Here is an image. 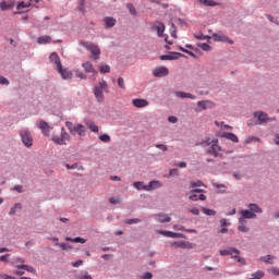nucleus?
I'll list each match as a JSON object with an SVG mask.
<instances>
[{
    "label": "nucleus",
    "instance_id": "4468645a",
    "mask_svg": "<svg viewBox=\"0 0 279 279\" xmlns=\"http://www.w3.org/2000/svg\"><path fill=\"white\" fill-rule=\"evenodd\" d=\"M215 104L210 100H201L197 102L198 112L214 108Z\"/></svg>",
    "mask_w": 279,
    "mask_h": 279
},
{
    "label": "nucleus",
    "instance_id": "423d86ee",
    "mask_svg": "<svg viewBox=\"0 0 279 279\" xmlns=\"http://www.w3.org/2000/svg\"><path fill=\"white\" fill-rule=\"evenodd\" d=\"M198 193H204V190L202 189H195V190H192L190 193H189V199H191L192 202H206V195L204 194H199Z\"/></svg>",
    "mask_w": 279,
    "mask_h": 279
},
{
    "label": "nucleus",
    "instance_id": "f8f14e48",
    "mask_svg": "<svg viewBox=\"0 0 279 279\" xmlns=\"http://www.w3.org/2000/svg\"><path fill=\"white\" fill-rule=\"evenodd\" d=\"M253 116L255 117V119L258 120V122L260 124L263 123H269V121H271V119H269V116H267V113L263 112V111H255L253 113Z\"/></svg>",
    "mask_w": 279,
    "mask_h": 279
},
{
    "label": "nucleus",
    "instance_id": "2f4dec72",
    "mask_svg": "<svg viewBox=\"0 0 279 279\" xmlns=\"http://www.w3.org/2000/svg\"><path fill=\"white\" fill-rule=\"evenodd\" d=\"M17 269H25V271H29L31 274H36V269L28 265H17Z\"/></svg>",
    "mask_w": 279,
    "mask_h": 279
},
{
    "label": "nucleus",
    "instance_id": "bb28decb",
    "mask_svg": "<svg viewBox=\"0 0 279 279\" xmlns=\"http://www.w3.org/2000/svg\"><path fill=\"white\" fill-rule=\"evenodd\" d=\"M198 3L207 8H215V5H218V3L213 0H198Z\"/></svg>",
    "mask_w": 279,
    "mask_h": 279
},
{
    "label": "nucleus",
    "instance_id": "9d476101",
    "mask_svg": "<svg viewBox=\"0 0 279 279\" xmlns=\"http://www.w3.org/2000/svg\"><path fill=\"white\" fill-rule=\"evenodd\" d=\"M242 218L239 219V223H245V219H256V214L251 209L241 210Z\"/></svg>",
    "mask_w": 279,
    "mask_h": 279
},
{
    "label": "nucleus",
    "instance_id": "6e6d98bb",
    "mask_svg": "<svg viewBox=\"0 0 279 279\" xmlns=\"http://www.w3.org/2000/svg\"><path fill=\"white\" fill-rule=\"evenodd\" d=\"M10 258V254H7V255H1L0 256V260L2 262V263H9V259Z\"/></svg>",
    "mask_w": 279,
    "mask_h": 279
},
{
    "label": "nucleus",
    "instance_id": "f03ea898",
    "mask_svg": "<svg viewBox=\"0 0 279 279\" xmlns=\"http://www.w3.org/2000/svg\"><path fill=\"white\" fill-rule=\"evenodd\" d=\"M204 147H207V154L215 156V158L223 156V149L219 146L218 142H204Z\"/></svg>",
    "mask_w": 279,
    "mask_h": 279
},
{
    "label": "nucleus",
    "instance_id": "6ab92c4d",
    "mask_svg": "<svg viewBox=\"0 0 279 279\" xmlns=\"http://www.w3.org/2000/svg\"><path fill=\"white\" fill-rule=\"evenodd\" d=\"M235 254H241V251L234 247H229L220 251V256H231L232 258V256H234Z\"/></svg>",
    "mask_w": 279,
    "mask_h": 279
},
{
    "label": "nucleus",
    "instance_id": "4be33fe9",
    "mask_svg": "<svg viewBox=\"0 0 279 279\" xmlns=\"http://www.w3.org/2000/svg\"><path fill=\"white\" fill-rule=\"evenodd\" d=\"M162 184L160 181H150L149 184L146 185L145 191H156V189H160Z\"/></svg>",
    "mask_w": 279,
    "mask_h": 279
},
{
    "label": "nucleus",
    "instance_id": "a18cd8bd",
    "mask_svg": "<svg viewBox=\"0 0 279 279\" xmlns=\"http://www.w3.org/2000/svg\"><path fill=\"white\" fill-rule=\"evenodd\" d=\"M118 86L125 90V80L123 77H118Z\"/></svg>",
    "mask_w": 279,
    "mask_h": 279
},
{
    "label": "nucleus",
    "instance_id": "2eb2a0df",
    "mask_svg": "<svg viewBox=\"0 0 279 279\" xmlns=\"http://www.w3.org/2000/svg\"><path fill=\"white\" fill-rule=\"evenodd\" d=\"M57 71L61 75L62 80H71L73 77V72L69 69H63L62 65L60 69H57Z\"/></svg>",
    "mask_w": 279,
    "mask_h": 279
},
{
    "label": "nucleus",
    "instance_id": "774afa93",
    "mask_svg": "<svg viewBox=\"0 0 279 279\" xmlns=\"http://www.w3.org/2000/svg\"><path fill=\"white\" fill-rule=\"evenodd\" d=\"M270 271H271V274H274V276H279V269L278 268H271Z\"/></svg>",
    "mask_w": 279,
    "mask_h": 279
},
{
    "label": "nucleus",
    "instance_id": "c03bdc74",
    "mask_svg": "<svg viewBox=\"0 0 279 279\" xmlns=\"http://www.w3.org/2000/svg\"><path fill=\"white\" fill-rule=\"evenodd\" d=\"M99 141H101L102 143H110V135L108 134L99 135Z\"/></svg>",
    "mask_w": 279,
    "mask_h": 279
},
{
    "label": "nucleus",
    "instance_id": "49530a36",
    "mask_svg": "<svg viewBox=\"0 0 279 279\" xmlns=\"http://www.w3.org/2000/svg\"><path fill=\"white\" fill-rule=\"evenodd\" d=\"M179 51H183V53H187L189 56H191V58H196L195 53L184 49V47L179 46Z\"/></svg>",
    "mask_w": 279,
    "mask_h": 279
},
{
    "label": "nucleus",
    "instance_id": "0eeeda50",
    "mask_svg": "<svg viewBox=\"0 0 279 279\" xmlns=\"http://www.w3.org/2000/svg\"><path fill=\"white\" fill-rule=\"evenodd\" d=\"M20 135L25 147H32L34 145V138H32V133H29V131L22 130Z\"/></svg>",
    "mask_w": 279,
    "mask_h": 279
},
{
    "label": "nucleus",
    "instance_id": "9b49d317",
    "mask_svg": "<svg viewBox=\"0 0 279 279\" xmlns=\"http://www.w3.org/2000/svg\"><path fill=\"white\" fill-rule=\"evenodd\" d=\"M154 77H167L169 75V69L167 66H158L153 70Z\"/></svg>",
    "mask_w": 279,
    "mask_h": 279
},
{
    "label": "nucleus",
    "instance_id": "7ed1b4c3",
    "mask_svg": "<svg viewBox=\"0 0 279 279\" xmlns=\"http://www.w3.org/2000/svg\"><path fill=\"white\" fill-rule=\"evenodd\" d=\"M65 128H68L70 134L75 136V134H78V136H85L86 135V126L84 124H73L71 121L65 122Z\"/></svg>",
    "mask_w": 279,
    "mask_h": 279
},
{
    "label": "nucleus",
    "instance_id": "4c0bfd02",
    "mask_svg": "<svg viewBox=\"0 0 279 279\" xmlns=\"http://www.w3.org/2000/svg\"><path fill=\"white\" fill-rule=\"evenodd\" d=\"M134 186L137 189V191H145V189H147V185H145V183L141 181L135 182Z\"/></svg>",
    "mask_w": 279,
    "mask_h": 279
},
{
    "label": "nucleus",
    "instance_id": "473e14b6",
    "mask_svg": "<svg viewBox=\"0 0 279 279\" xmlns=\"http://www.w3.org/2000/svg\"><path fill=\"white\" fill-rule=\"evenodd\" d=\"M39 45H47V43H51L50 36H43L37 39Z\"/></svg>",
    "mask_w": 279,
    "mask_h": 279
},
{
    "label": "nucleus",
    "instance_id": "1a4fd4ad",
    "mask_svg": "<svg viewBox=\"0 0 279 279\" xmlns=\"http://www.w3.org/2000/svg\"><path fill=\"white\" fill-rule=\"evenodd\" d=\"M37 128L41 131L44 136H51V130H53V128L49 125V123H47L45 120H39Z\"/></svg>",
    "mask_w": 279,
    "mask_h": 279
},
{
    "label": "nucleus",
    "instance_id": "338daca9",
    "mask_svg": "<svg viewBox=\"0 0 279 279\" xmlns=\"http://www.w3.org/2000/svg\"><path fill=\"white\" fill-rule=\"evenodd\" d=\"M80 279H93V277H90V275H88V272H85V275H81Z\"/></svg>",
    "mask_w": 279,
    "mask_h": 279
},
{
    "label": "nucleus",
    "instance_id": "39448f33",
    "mask_svg": "<svg viewBox=\"0 0 279 279\" xmlns=\"http://www.w3.org/2000/svg\"><path fill=\"white\" fill-rule=\"evenodd\" d=\"M51 141L56 143V145H66L71 141V135L68 134L64 128L61 129V135L52 136Z\"/></svg>",
    "mask_w": 279,
    "mask_h": 279
},
{
    "label": "nucleus",
    "instance_id": "f704fd0d",
    "mask_svg": "<svg viewBox=\"0 0 279 279\" xmlns=\"http://www.w3.org/2000/svg\"><path fill=\"white\" fill-rule=\"evenodd\" d=\"M202 213H204V215H207L208 217H214V215H217V211H215V209H208L206 207H202Z\"/></svg>",
    "mask_w": 279,
    "mask_h": 279
},
{
    "label": "nucleus",
    "instance_id": "5701e85b",
    "mask_svg": "<svg viewBox=\"0 0 279 279\" xmlns=\"http://www.w3.org/2000/svg\"><path fill=\"white\" fill-rule=\"evenodd\" d=\"M153 29H156L159 38H162V34H165V24L158 23L153 26Z\"/></svg>",
    "mask_w": 279,
    "mask_h": 279
},
{
    "label": "nucleus",
    "instance_id": "412c9836",
    "mask_svg": "<svg viewBox=\"0 0 279 279\" xmlns=\"http://www.w3.org/2000/svg\"><path fill=\"white\" fill-rule=\"evenodd\" d=\"M83 69H85L86 73H94V80L97 77V71L93 66V63H90L89 61L83 63Z\"/></svg>",
    "mask_w": 279,
    "mask_h": 279
},
{
    "label": "nucleus",
    "instance_id": "ddd939ff",
    "mask_svg": "<svg viewBox=\"0 0 279 279\" xmlns=\"http://www.w3.org/2000/svg\"><path fill=\"white\" fill-rule=\"evenodd\" d=\"M50 62L53 64L56 71L62 66V62L60 61V57L58 52H52L49 57Z\"/></svg>",
    "mask_w": 279,
    "mask_h": 279
},
{
    "label": "nucleus",
    "instance_id": "69168bd1",
    "mask_svg": "<svg viewBox=\"0 0 279 279\" xmlns=\"http://www.w3.org/2000/svg\"><path fill=\"white\" fill-rule=\"evenodd\" d=\"M190 213H192V215H199V210L197 209V207L191 208Z\"/></svg>",
    "mask_w": 279,
    "mask_h": 279
},
{
    "label": "nucleus",
    "instance_id": "79ce46f5",
    "mask_svg": "<svg viewBox=\"0 0 279 279\" xmlns=\"http://www.w3.org/2000/svg\"><path fill=\"white\" fill-rule=\"evenodd\" d=\"M232 258H234L239 265H245V258L239 256V254H235Z\"/></svg>",
    "mask_w": 279,
    "mask_h": 279
},
{
    "label": "nucleus",
    "instance_id": "aec40b11",
    "mask_svg": "<svg viewBox=\"0 0 279 279\" xmlns=\"http://www.w3.org/2000/svg\"><path fill=\"white\" fill-rule=\"evenodd\" d=\"M154 219L159 221V223H169V221H171V217H169L167 214H157L154 216Z\"/></svg>",
    "mask_w": 279,
    "mask_h": 279
},
{
    "label": "nucleus",
    "instance_id": "f3484780",
    "mask_svg": "<svg viewBox=\"0 0 279 279\" xmlns=\"http://www.w3.org/2000/svg\"><path fill=\"white\" fill-rule=\"evenodd\" d=\"M132 104L135 108H147L149 106V101L143 98H135L132 100Z\"/></svg>",
    "mask_w": 279,
    "mask_h": 279
},
{
    "label": "nucleus",
    "instance_id": "dca6fc26",
    "mask_svg": "<svg viewBox=\"0 0 279 279\" xmlns=\"http://www.w3.org/2000/svg\"><path fill=\"white\" fill-rule=\"evenodd\" d=\"M158 234H161L162 236H168L169 239H182V233H175L173 231H165V230H160L157 231Z\"/></svg>",
    "mask_w": 279,
    "mask_h": 279
},
{
    "label": "nucleus",
    "instance_id": "a19ab883",
    "mask_svg": "<svg viewBox=\"0 0 279 279\" xmlns=\"http://www.w3.org/2000/svg\"><path fill=\"white\" fill-rule=\"evenodd\" d=\"M124 223H126L129 226H132L134 223H141V219H138V218L126 219V220H124Z\"/></svg>",
    "mask_w": 279,
    "mask_h": 279
},
{
    "label": "nucleus",
    "instance_id": "37998d69",
    "mask_svg": "<svg viewBox=\"0 0 279 279\" xmlns=\"http://www.w3.org/2000/svg\"><path fill=\"white\" fill-rule=\"evenodd\" d=\"M126 8H128V10L130 11V14H132L133 16H135V14H136V8H134V4L128 3V4H126Z\"/></svg>",
    "mask_w": 279,
    "mask_h": 279
},
{
    "label": "nucleus",
    "instance_id": "0e129e2a",
    "mask_svg": "<svg viewBox=\"0 0 279 279\" xmlns=\"http://www.w3.org/2000/svg\"><path fill=\"white\" fill-rule=\"evenodd\" d=\"M173 175H178V169H171L169 172V177L173 178Z\"/></svg>",
    "mask_w": 279,
    "mask_h": 279
},
{
    "label": "nucleus",
    "instance_id": "cd10ccee",
    "mask_svg": "<svg viewBox=\"0 0 279 279\" xmlns=\"http://www.w3.org/2000/svg\"><path fill=\"white\" fill-rule=\"evenodd\" d=\"M86 126L90 130V132H94L96 134L97 132H99V126H97V124H95V122L93 121H87Z\"/></svg>",
    "mask_w": 279,
    "mask_h": 279
},
{
    "label": "nucleus",
    "instance_id": "e2e57ef3",
    "mask_svg": "<svg viewBox=\"0 0 279 279\" xmlns=\"http://www.w3.org/2000/svg\"><path fill=\"white\" fill-rule=\"evenodd\" d=\"M0 278H1V279H16V278H14V277H12V276H10V275H5V274H1V275H0Z\"/></svg>",
    "mask_w": 279,
    "mask_h": 279
},
{
    "label": "nucleus",
    "instance_id": "864d4df0",
    "mask_svg": "<svg viewBox=\"0 0 279 279\" xmlns=\"http://www.w3.org/2000/svg\"><path fill=\"white\" fill-rule=\"evenodd\" d=\"M171 36H172V38H178V31L175 29V25H173V24L171 27Z\"/></svg>",
    "mask_w": 279,
    "mask_h": 279
},
{
    "label": "nucleus",
    "instance_id": "c85d7f7f",
    "mask_svg": "<svg viewBox=\"0 0 279 279\" xmlns=\"http://www.w3.org/2000/svg\"><path fill=\"white\" fill-rule=\"evenodd\" d=\"M223 136L228 141H232V143H239V137L234 133H225Z\"/></svg>",
    "mask_w": 279,
    "mask_h": 279
},
{
    "label": "nucleus",
    "instance_id": "72a5a7b5",
    "mask_svg": "<svg viewBox=\"0 0 279 279\" xmlns=\"http://www.w3.org/2000/svg\"><path fill=\"white\" fill-rule=\"evenodd\" d=\"M275 256L274 255H266L262 257V260L264 263H268L269 265H274V260H275Z\"/></svg>",
    "mask_w": 279,
    "mask_h": 279
},
{
    "label": "nucleus",
    "instance_id": "58836bf2",
    "mask_svg": "<svg viewBox=\"0 0 279 279\" xmlns=\"http://www.w3.org/2000/svg\"><path fill=\"white\" fill-rule=\"evenodd\" d=\"M190 186H191V189H197L199 186H204V183H202V181H199V180L192 181V182H190Z\"/></svg>",
    "mask_w": 279,
    "mask_h": 279
},
{
    "label": "nucleus",
    "instance_id": "c9c22d12",
    "mask_svg": "<svg viewBox=\"0 0 279 279\" xmlns=\"http://www.w3.org/2000/svg\"><path fill=\"white\" fill-rule=\"evenodd\" d=\"M22 205L16 203L9 211V215H16V213H19V210H21Z\"/></svg>",
    "mask_w": 279,
    "mask_h": 279
},
{
    "label": "nucleus",
    "instance_id": "3c124183",
    "mask_svg": "<svg viewBox=\"0 0 279 279\" xmlns=\"http://www.w3.org/2000/svg\"><path fill=\"white\" fill-rule=\"evenodd\" d=\"M238 230H240V232H250V228H247L246 226H244V223H241L238 227Z\"/></svg>",
    "mask_w": 279,
    "mask_h": 279
},
{
    "label": "nucleus",
    "instance_id": "5fc2aeb1",
    "mask_svg": "<svg viewBox=\"0 0 279 279\" xmlns=\"http://www.w3.org/2000/svg\"><path fill=\"white\" fill-rule=\"evenodd\" d=\"M172 245L174 247H186V243L185 242H174V243H172Z\"/></svg>",
    "mask_w": 279,
    "mask_h": 279
},
{
    "label": "nucleus",
    "instance_id": "09e8293b",
    "mask_svg": "<svg viewBox=\"0 0 279 279\" xmlns=\"http://www.w3.org/2000/svg\"><path fill=\"white\" fill-rule=\"evenodd\" d=\"M258 141H260L258 137H248L244 143L248 145V143H258Z\"/></svg>",
    "mask_w": 279,
    "mask_h": 279
},
{
    "label": "nucleus",
    "instance_id": "7c9ffc66",
    "mask_svg": "<svg viewBox=\"0 0 279 279\" xmlns=\"http://www.w3.org/2000/svg\"><path fill=\"white\" fill-rule=\"evenodd\" d=\"M14 8V4L8 3L5 1L0 2V9L4 12L5 10H12Z\"/></svg>",
    "mask_w": 279,
    "mask_h": 279
},
{
    "label": "nucleus",
    "instance_id": "13d9d810",
    "mask_svg": "<svg viewBox=\"0 0 279 279\" xmlns=\"http://www.w3.org/2000/svg\"><path fill=\"white\" fill-rule=\"evenodd\" d=\"M57 245H59V247H61V250H71L72 248L66 243H57Z\"/></svg>",
    "mask_w": 279,
    "mask_h": 279
},
{
    "label": "nucleus",
    "instance_id": "8fccbe9b",
    "mask_svg": "<svg viewBox=\"0 0 279 279\" xmlns=\"http://www.w3.org/2000/svg\"><path fill=\"white\" fill-rule=\"evenodd\" d=\"M0 84L2 86H9L10 85V81H8V78H5L4 76L0 75Z\"/></svg>",
    "mask_w": 279,
    "mask_h": 279
},
{
    "label": "nucleus",
    "instance_id": "f257e3e1",
    "mask_svg": "<svg viewBox=\"0 0 279 279\" xmlns=\"http://www.w3.org/2000/svg\"><path fill=\"white\" fill-rule=\"evenodd\" d=\"M93 93L96 101L98 104H104V101H106V96L104 95V93L106 95L110 93V86H108V82L101 80L97 85L93 87Z\"/></svg>",
    "mask_w": 279,
    "mask_h": 279
},
{
    "label": "nucleus",
    "instance_id": "b1692460",
    "mask_svg": "<svg viewBox=\"0 0 279 279\" xmlns=\"http://www.w3.org/2000/svg\"><path fill=\"white\" fill-rule=\"evenodd\" d=\"M117 25V20L114 17H105V26L107 29L114 27Z\"/></svg>",
    "mask_w": 279,
    "mask_h": 279
},
{
    "label": "nucleus",
    "instance_id": "a211bd4d",
    "mask_svg": "<svg viewBox=\"0 0 279 279\" xmlns=\"http://www.w3.org/2000/svg\"><path fill=\"white\" fill-rule=\"evenodd\" d=\"M180 58H184V54L180 52H171L170 54H162L160 60H180Z\"/></svg>",
    "mask_w": 279,
    "mask_h": 279
},
{
    "label": "nucleus",
    "instance_id": "e433bc0d",
    "mask_svg": "<svg viewBox=\"0 0 279 279\" xmlns=\"http://www.w3.org/2000/svg\"><path fill=\"white\" fill-rule=\"evenodd\" d=\"M215 189H218L219 193H226L228 186L219 183H214Z\"/></svg>",
    "mask_w": 279,
    "mask_h": 279
},
{
    "label": "nucleus",
    "instance_id": "052dcab7",
    "mask_svg": "<svg viewBox=\"0 0 279 279\" xmlns=\"http://www.w3.org/2000/svg\"><path fill=\"white\" fill-rule=\"evenodd\" d=\"M168 121L169 123H178V118L175 116H169Z\"/></svg>",
    "mask_w": 279,
    "mask_h": 279
},
{
    "label": "nucleus",
    "instance_id": "c756f323",
    "mask_svg": "<svg viewBox=\"0 0 279 279\" xmlns=\"http://www.w3.org/2000/svg\"><path fill=\"white\" fill-rule=\"evenodd\" d=\"M65 241H71L72 243H82V244L86 243V239L80 238V236H77V238L68 236V238H65Z\"/></svg>",
    "mask_w": 279,
    "mask_h": 279
},
{
    "label": "nucleus",
    "instance_id": "a878e982",
    "mask_svg": "<svg viewBox=\"0 0 279 279\" xmlns=\"http://www.w3.org/2000/svg\"><path fill=\"white\" fill-rule=\"evenodd\" d=\"M98 71L99 73H101L102 75H106V73H110V65L106 64V63H101L98 66Z\"/></svg>",
    "mask_w": 279,
    "mask_h": 279
},
{
    "label": "nucleus",
    "instance_id": "20e7f679",
    "mask_svg": "<svg viewBox=\"0 0 279 279\" xmlns=\"http://www.w3.org/2000/svg\"><path fill=\"white\" fill-rule=\"evenodd\" d=\"M80 45L81 47H85V49L92 53L94 60H99V57L101 56L99 46L88 41H80Z\"/></svg>",
    "mask_w": 279,
    "mask_h": 279
},
{
    "label": "nucleus",
    "instance_id": "6e6552de",
    "mask_svg": "<svg viewBox=\"0 0 279 279\" xmlns=\"http://www.w3.org/2000/svg\"><path fill=\"white\" fill-rule=\"evenodd\" d=\"M213 40L215 43H227V45H234V41L226 36L223 33H214L211 35Z\"/></svg>",
    "mask_w": 279,
    "mask_h": 279
},
{
    "label": "nucleus",
    "instance_id": "de8ad7c7",
    "mask_svg": "<svg viewBox=\"0 0 279 279\" xmlns=\"http://www.w3.org/2000/svg\"><path fill=\"white\" fill-rule=\"evenodd\" d=\"M199 49H202L203 51H210V45L208 44H198Z\"/></svg>",
    "mask_w": 279,
    "mask_h": 279
},
{
    "label": "nucleus",
    "instance_id": "603ef678",
    "mask_svg": "<svg viewBox=\"0 0 279 279\" xmlns=\"http://www.w3.org/2000/svg\"><path fill=\"white\" fill-rule=\"evenodd\" d=\"M175 97H179L180 99H186V93L184 92H175Z\"/></svg>",
    "mask_w": 279,
    "mask_h": 279
},
{
    "label": "nucleus",
    "instance_id": "680f3d73",
    "mask_svg": "<svg viewBox=\"0 0 279 279\" xmlns=\"http://www.w3.org/2000/svg\"><path fill=\"white\" fill-rule=\"evenodd\" d=\"M253 276H255V278H263L265 276V272L263 270L256 271Z\"/></svg>",
    "mask_w": 279,
    "mask_h": 279
},
{
    "label": "nucleus",
    "instance_id": "4d7b16f0",
    "mask_svg": "<svg viewBox=\"0 0 279 279\" xmlns=\"http://www.w3.org/2000/svg\"><path fill=\"white\" fill-rule=\"evenodd\" d=\"M155 147H157V149H161L162 151H167L168 147L165 144H156Z\"/></svg>",
    "mask_w": 279,
    "mask_h": 279
},
{
    "label": "nucleus",
    "instance_id": "bf43d9fd",
    "mask_svg": "<svg viewBox=\"0 0 279 279\" xmlns=\"http://www.w3.org/2000/svg\"><path fill=\"white\" fill-rule=\"evenodd\" d=\"M76 77H78L80 80H86V74H84L83 72H81V71H77L76 72Z\"/></svg>",
    "mask_w": 279,
    "mask_h": 279
},
{
    "label": "nucleus",
    "instance_id": "ea45409f",
    "mask_svg": "<svg viewBox=\"0 0 279 279\" xmlns=\"http://www.w3.org/2000/svg\"><path fill=\"white\" fill-rule=\"evenodd\" d=\"M32 7V2H20L19 4H17V10H23V9H25V8H31Z\"/></svg>",
    "mask_w": 279,
    "mask_h": 279
},
{
    "label": "nucleus",
    "instance_id": "393cba45",
    "mask_svg": "<svg viewBox=\"0 0 279 279\" xmlns=\"http://www.w3.org/2000/svg\"><path fill=\"white\" fill-rule=\"evenodd\" d=\"M247 208H250V210H251L252 213H254V215H256V213H257V214H262V213H263V208H260V206H258L257 204H250V205L247 206Z\"/></svg>",
    "mask_w": 279,
    "mask_h": 279
}]
</instances>
